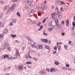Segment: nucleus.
Returning <instances> with one entry per match:
<instances>
[{
    "instance_id": "1",
    "label": "nucleus",
    "mask_w": 75,
    "mask_h": 75,
    "mask_svg": "<svg viewBox=\"0 0 75 75\" xmlns=\"http://www.w3.org/2000/svg\"><path fill=\"white\" fill-rule=\"evenodd\" d=\"M31 53V52L30 51H29V52L27 54V56L26 55H25V58H26L27 59H28V58H30V59H31L32 58V57L30 56V53Z\"/></svg>"
},
{
    "instance_id": "2",
    "label": "nucleus",
    "mask_w": 75,
    "mask_h": 75,
    "mask_svg": "<svg viewBox=\"0 0 75 75\" xmlns=\"http://www.w3.org/2000/svg\"><path fill=\"white\" fill-rule=\"evenodd\" d=\"M27 2L28 3V5L30 6H33L35 4V3L33 1L31 2L30 1H28Z\"/></svg>"
},
{
    "instance_id": "3",
    "label": "nucleus",
    "mask_w": 75,
    "mask_h": 75,
    "mask_svg": "<svg viewBox=\"0 0 75 75\" xmlns=\"http://www.w3.org/2000/svg\"><path fill=\"white\" fill-rule=\"evenodd\" d=\"M61 28V25L59 24H57V25H55L54 26V28H55V30H56V29H59V28Z\"/></svg>"
},
{
    "instance_id": "4",
    "label": "nucleus",
    "mask_w": 75,
    "mask_h": 75,
    "mask_svg": "<svg viewBox=\"0 0 75 75\" xmlns=\"http://www.w3.org/2000/svg\"><path fill=\"white\" fill-rule=\"evenodd\" d=\"M20 55V53L18 52V50L17 49H16L15 56H16V57H19Z\"/></svg>"
},
{
    "instance_id": "5",
    "label": "nucleus",
    "mask_w": 75,
    "mask_h": 75,
    "mask_svg": "<svg viewBox=\"0 0 75 75\" xmlns=\"http://www.w3.org/2000/svg\"><path fill=\"white\" fill-rule=\"evenodd\" d=\"M41 40L43 42H44V43H48V40L47 39H41Z\"/></svg>"
},
{
    "instance_id": "6",
    "label": "nucleus",
    "mask_w": 75,
    "mask_h": 75,
    "mask_svg": "<svg viewBox=\"0 0 75 75\" xmlns=\"http://www.w3.org/2000/svg\"><path fill=\"white\" fill-rule=\"evenodd\" d=\"M14 6H15V5H14V4H12L11 6L10 7L9 10H13L14 9Z\"/></svg>"
},
{
    "instance_id": "7",
    "label": "nucleus",
    "mask_w": 75,
    "mask_h": 75,
    "mask_svg": "<svg viewBox=\"0 0 75 75\" xmlns=\"http://www.w3.org/2000/svg\"><path fill=\"white\" fill-rule=\"evenodd\" d=\"M65 23L66 24V26L67 27H68V25H69V20H67L65 21Z\"/></svg>"
},
{
    "instance_id": "8",
    "label": "nucleus",
    "mask_w": 75,
    "mask_h": 75,
    "mask_svg": "<svg viewBox=\"0 0 75 75\" xmlns=\"http://www.w3.org/2000/svg\"><path fill=\"white\" fill-rule=\"evenodd\" d=\"M12 22L13 23H16L17 22V19H12Z\"/></svg>"
},
{
    "instance_id": "9",
    "label": "nucleus",
    "mask_w": 75,
    "mask_h": 75,
    "mask_svg": "<svg viewBox=\"0 0 75 75\" xmlns=\"http://www.w3.org/2000/svg\"><path fill=\"white\" fill-rule=\"evenodd\" d=\"M18 68V69L20 70H21V69H23V65H21Z\"/></svg>"
},
{
    "instance_id": "10",
    "label": "nucleus",
    "mask_w": 75,
    "mask_h": 75,
    "mask_svg": "<svg viewBox=\"0 0 75 75\" xmlns=\"http://www.w3.org/2000/svg\"><path fill=\"white\" fill-rule=\"evenodd\" d=\"M40 74H46V72L45 71H40L39 72Z\"/></svg>"
},
{
    "instance_id": "11",
    "label": "nucleus",
    "mask_w": 75,
    "mask_h": 75,
    "mask_svg": "<svg viewBox=\"0 0 75 75\" xmlns=\"http://www.w3.org/2000/svg\"><path fill=\"white\" fill-rule=\"evenodd\" d=\"M54 21L56 23L55 25H56L57 24H59L58 20L57 18L55 19V20H54Z\"/></svg>"
},
{
    "instance_id": "12",
    "label": "nucleus",
    "mask_w": 75,
    "mask_h": 75,
    "mask_svg": "<svg viewBox=\"0 0 75 75\" xmlns=\"http://www.w3.org/2000/svg\"><path fill=\"white\" fill-rule=\"evenodd\" d=\"M27 39L28 40V41H30L31 42H32L33 41V40L32 39H31V38H30L28 36L27 37Z\"/></svg>"
},
{
    "instance_id": "13",
    "label": "nucleus",
    "mask_w": 75,
    "mask_h": 75,
    "mask_svg": "<svg viewBox=\"0 0 75 75\" xmlns=\"http://www.w3.org/2000/svg\"><path fill=\"white\" fill-rule=\"evenodd\" d=\"M58 3H59V4H62V0H58Z\"/></svg>"
},
{
    "instance_id": "14",
    "label": "nucleus",
    "mask_w": 75,
    "mask_h": 75,
    "mask_svg": "<svg viewBox=\"0 0 75 75\" xmlns=\"http://www.w3.org/2000/svg\"><path fill=\"white\" fill-rule=\"evenodd\" d=\"M9 57V56L8 54H6L5 56H4V58L5 59V58H8Z\"/></svg>"
},
{
    "instance_id": "15",
    "label": "nucleus",
    "mask_w": 75,
    "mask_h": 75,
    "mask_svg": "<svg viewBox=\"0 0 75 75\" xmlns=\"http://www.w3.org/2000/svg\"><path fill=\"white\" fill-rule=\"evenodd\" d=\"M4 47H5L6 48V47H9V46H10V44H8V43L4 44Z\"/></svg>"
},
{
    "instance_id": "16",
    "label": "nucleus",
    "mask_w": 75,
    "mask_h": 75,
    "mask_svg": "<svg viewBox=\"0 0 75 75\" xmlns=\"http://www.w3.org/2000/svg\"><path fill=\"white\" fill-rule=\"evenodd\" d=\"M56 17L57 18H61L62 17V15H56Z\"/></svg>"
},
{
    "instance_id": "17",
    "label": "nucleus",
    "mask_w": 75,
    "mask_h": 75,
    "mask_svg": "<svg viewBox=\"0 0 75 75\" xmlns=\"http://www.w3.org/2000/svg\"><path fill=\"white\" fill-rule=\"evenodd\" d=\"M31 47L32 48H34V47H35V48H36L37 49H37H38V47H37V46H34V44H32Z\"/></svg>"
},
{
    "instance_id": "18",
    "label": "nucleus",
    "mask_w": 75,
    "mask_h": 75,
    "mask_svg": "<svg viewBox=\"0 0 75 75\" xmlns=\"http://www.w3.org/2000/svg\"><path fill=\"white\" fill-rule=\"evenodd\" d=\"M44 10V7H42L39 8V10H40V11H42V10Z\"/></svg>"
},
{
    "instance_id": "19",
    "label": "nucleus",
    "mask_w": 75,
    "mask_h": 75,
    "mask_svg": "<svg viewBox=\"0 0 75 75\" xmlns=\"http://www.w3.org/2000/svg\"><path fill=\"white\" fill-rule=\"evenodd\" d=\"M38 47L39 48V49H41H41H42V48H43L42 45H38Z\"/></svg>"
},
{
    "instance_id": "20",
    "label": "nucleus",
    "mask_w": 75,
    "mask_h": 75,
    "mask_svg": "<svg viewBox=\"0 0 75 75\" xmlns=\"http://www.w3.org/2000/svg\"><path fill=\"white\" fill-rule=\"evenodd\" d=\"M8 59L11 60H12L13 59V57H8L7 58Z\"/></svg>"
},
{
    "instance_id": "21",
    "label": "nucleus",
    "mask_w": 75,
    "mask_h": 75,
    "mask_svg": "<svg viewBox=\"0 0 75 75\" xmlns=\"http://www.w3.org/2000/svg\"><path fill=\"white\" fill-rule=\"evenodd\" d=\"M55 69L54 68H52L51 69V70H50V71L51 72H52L54 71V70Z\"/></svg>"
},
{
    "instance_id": "22",
    "label": "nucleus",
    "mask_w": 75,
    "mask_h": 75,
    "mask_svg": "<svg viewBox=\"0 0 75 75\" xmlns=\"http://www.w3.org/2000/svg\"><path fill=\"white\" fill-rule=\"evenodd\" d=\"M56 12L53 13L52 14H51V16L54 17V16H55L56 15Z\"/></svg>"
},
{
    "instance_id": "23",
    "label": "nucleus",
    "mask_w": 75,
    "mask_h": 75,
    "mask_svg": "<svg viewBox=\"0 0 75 75\" xmlns=\"http://www.w3.org/2000/svg\"><path fill=\"white\" fill-rule=\"evenodd\" d=\"M27 20L28 23H31L32 21H31V19L30 18L28 19Z\"/></svg>"
},
{
    "instance_id": "24",
    "label": "nucleus",
    "mask_w": 75,
    "mask_h": 75,
    "mask_svg": "<svg viewBox=\"0 0 75 75\" xmlns=\"http://www.w3.org/2000/svg\"><path fill=\"white\" fill-rule=\"evenodd\" d=\"M64 8L65 10H67V9H68V6L67 5H65L64 6Z\"/></svg>"
},
{
    "instance_id": "25",
    "label": "nucleus",
    "mask_w": 75,
    "mask_h": 75,
    "mask_svg": "<svg viewBox=\"0 0 75 75\" xmlns=\"http://www.w3.org/2000/svg\"><path fill=\"white\" fill-rule=\"evenodd\" d=\"M26 64L28 65V64H32V63H31V62H26Z\"/></svg>"
},
{
    "instance_id": "26",
    "label": "nucleus",
    "mask_w": 75,
    "mask_h": 75,
    "mask_svg": "<svg viewBox=\"0 0 75 75\" xmlns=\"http://www.w3.org/2000/svg\"><path fill=\"white\" fill-rule=\"evenodd\" d=\"M57 15H61V12L59 11H57Z\"/></svg>"
},
{
    "instance_id": "27",
    "label": "nucleus",
    "mask_w": 75,
    "mask_h": 75,
    "mask_svg": "<svg viewBox=\"0 0 75 75\" xmlns=\"http://www.w3.org/2000/svg\"><path fill=\"white\" fill-rule=\"evenodd\" d=\"M11 36L13 38H15V37H16V35H12V34H11Z\"/></svg>"
},
{
    "instance_id": "28",
    "label": "nucleus",
    "mask_w": 75,
    "mask_h": 75,
    "mask_svg": "<svg viewBox=\"0 0 75 75\" xmlns=\"http://www.w3.org/2000/svg\"><path fill=\"white\" fill-rule=\"evenodd\" d=\"M33 12H34V10L32 9L30 12H29V13L30 14H31V13H33Z\"/></svg>"
},
{
    "instance_id": "29",
    "label": "nucleus",
    "mask_w": 75,
    "mask_h": 75,
    "mask_svg": "<svg viewBox=\"0 0 75 75\" xmlns=\"http://www.w3.org/2000/svg\"><path fill=\"white\" fill-rule=\"evenodd\" d=\"M41 22H39L37 23V25L38 27H40V25L41 24Z\"/></svg>"
},
{
    "instance_id": "30",
    "label": "nucleus",
    "mask_w": 75,
    "mask_h": 75,
    "mask_svg": "<svg viewBox=\"0 0 75 75\" xmlns=\"http://www.w3.org/2000/svg\"><path fill=\"white\" fill-rule=\"evenodd\" d=\"M45 48L47 49V50H49L50 49V47L48 46H45Z\"/></svg>"
},
{
    "instance_id": "31",
    "label": "nucleus",
    "mask_w": 75,
    "mask_h": 75,
    "mask_svg": "<svg viewBox=\"0 0 75 75\" xmlns=\"http://www.w3.org/2000/svg\"><path fill=\"white\" fill-rule=\"evenodd\" d=\"M61 45H59L58 47V50L59 51V50H61Z\"/></svg>"
},
{
    "instance_id": "32",
    "label": "nucleus",
    "mask_w": 75,
    "mask_h": 75,
    "mask_svg": "<svg viewBox=\"0 0 75 75\" xmlns=\"http://www.w3.org/2000/svg\"><path fill=\"white\" fill-rule=\"evenodd\" d=\"M17 15L19 17H20V13L18 12L17 13Z\"/></svg>"
},
{
    "instance_id": "33",
    "label": "nucleus",
    "mask_w": 75,
    "mask_h": 75,
    "mask_svg": "<svg viewBox=\"0 0 75 75\" xmlns=\"http://www.w3.org/2000/svg\"><path fill=\"white\" fill-rule=\"evenodd\" d=\"M3 11H5L6 10H7V6H6L4 8H3Z\"/></svg>"
},
{
    "instance_id": "34",
    "label": "nucleus",
    "mask_w": 75,
    "mask_h": 75,
    "mask_svg": "<svg viewBox=\"0 0 75 75\" xmlns=\"http://www.w3.org/2000/svg\"><path fill=\"white\" fill-rule=\"evenodd\" d=\"M72 25L73 27H75V23L74 22H73Z\"/></svg>"
},
{
    "instance_id": "35",
    "label": "nucleus",
    "mask_w": 75,
    "mask_h": 75,
    "mask_svg": "<svg viewBox=\"0 0 75 75\" xmlns=\"http://www.w3.org/2000/svg\"><path fill=\"white\" fill-rule=\"evenodd\" d=\"M56 65H58L59 64V63L57 62H55L54 63Z\"/></svg>"
},
{
    "instance_id": "36",
    "label": "nucleus",
    "mask_w": 75,
    "mask_h": 75,
    "mask_svg": "<svg viewBox=\"0 0 75 75\" xmlns=\"http://www.w3.org/2000/svg\"><path fill=\"white\" fill-rule=\"evenodd\" d=\"M13 25V22H11L8 25L9 26H12Z\"/></svg>"
},
{
    "instance_id": "37",
    "label": "nucleus",
    "mask_w": 75,
    "mask_h": 75,
    "mask_svg": "<svg viewBox=\"0 0 75 75\" xmlns=\"http://www.w3.org/2000/svg\"><path fill=\"white\" fill-rule=\"evenodd\" d=\"M52 30V28H50L48 29V31H51Z\"/></svg>"
},
{
    "instance_id": "38",
    "label": "nucleus",
    "mask_w": 75,
    "mask_h": 75,
    "mask_svg": "<svg viewBox=\"0 0 75 75\" xmlns=\"http://www.w3.org/2000/svg\"><path fill=\"white\" fill-rule=\"evenodd\" d=\"M45 21H46V18H45L43 19V20L42 21V23H44L45 22Z\"/></svg>"
},
{
    "instance_id": "39",
    "label": "nucleus",
    "mask_w": 75,
    "mask_h": 75,
    "mask_svg": "<svg viewBox=\"0 0 75 75\" xmlns=\"http://www.w3.org/2000/svg\"><path fill=\"white\" fill-rule=\"evenodd\" d=\"M54 50H57V47L56 46L54 47Z\"/></svg>"
},
{
    "instance_id": "40",
    "label": "nucleus",
    "mask_w": 75,
    "mask_h": 75,
    "mask_svg": "<svg viewBox=\"0 0 75 75\" xmlns=\"http://www.w3.org/2000/svg\"><path fill=\"white\" fill-rule=\"evenodd\" d=\"M57 3H58V0H57L56 1H55V4H57Z\"/></svg>"
},
{
    "instance_id": "41",
    "label": "nucleus",
    "mask_w": 75,
    "mask_h": 75,
    "mask_svg": "<svg viewBox=\"0 0 75 75\" xmlns=\"http://www.w3.org/2000/svg\"><path fill=\"white\" fill-rule=\"evenodd\" d=\"M45 31H44L43 32V35H47V34L45 33Z\"/></svg>"
},
{
    "instance_id": "42",
    "label": "nucleus",
    "mask_w": 75,
    "mask_h": 75,
    "mask_svg": "<svg viewBox=\"0 0 75 75\" xmlns=\"http://www.w3.org/2000/svg\"><path fill=\"white\" fill-rule=\"evenodd\" d=\"M32 23L33 24H37V22L36 21L33 22Z\"/></svg>"
},
{
    "instance_id": "43",
    "label": "nucleus",
    "mask_w": 75,
    "mask_h": 75,
    "mask_svg": "<svg viewBox=\"0 0 75 75\" xmlns=\"http://www.w3.org/2000/svg\"><path fill=\"white\" fill-rule=\"evenodd\" d=\"M46 70L48 72H50V69L48 68H47L46 69Z\"/></svg>"
},
{
    "instance_id": "44",
    "label": "nucleus",
    "mask_w": 75,
    "mask_h": 75,
    "mask_svg": "<svg viewBox=\"0 0 75 75\" xmlns=\"http://www.w3.org/2000/svg\"><path fill=\"white\" fill-rule=\"evenodd\" d=\"M7 50H9V51H10V50H11V48L10 47H9L7 48Z\"/></svg>"
},
{
    "instance_id": "45",
    "label": "nucleus",
    "mask_w": 75,
    "mask_h": 75,
    "mask_svg": "<svg viewBox=\"0 0 75 75\" xmlns=\"http://www.w3.org/2000/svg\"><path fill=\"white\" fill-rule=\"evenodd\" d=\"M57 53V52L56 51H54L53 52V54H56Z\"/></svg>"
},
{
    "instance_id": "46",
    "label": "nucleus",
    "mask_w": 75,
    "mask_h": 75,
    "mask_svg": "<svg viewBox=\"0 0 75 75\" xmlns=\"http://www.w3.org/2000/svg\"><path fill=\"white\" fill-rule=\"evenodd\" d=\"M6 47H5L4 46L3 47V48L2 49L3 51V50H5V49H6Z\"/></svg>"
},
{
    "instance_id": "47",
    "label": "nucleus",
    "mask_w": 75,
    "mask_h": 75,
    "mask_svg": "<svg viewBox=\"0 0 75 75\" xmlns=\"http://www.w3.org/2000/svg\"><path fill=\"white\" fill-rule=\"evenodd\" d=\"M52 19H54V20H55V19L56 18H55V17H54V16H52Z\"/></svg>"
},
{
    "instance_id": "48",
    "label": "nucleus",
    "mask_w": 75,
    "mask_h": 75,
    "mask_svg": "<svg viewBox=\"0 0 75 75\" xmlns=\"http://www.w3.org/2000/svg\"><path fill=\"white\" fill-rule=\"evenodd\" d=\"M15 41L18 43H20V41L17 40H16Z\"/></svg>"
},
{
    "instance_id": "49",
    "label": "nucleus",
    "mask_w": 75,
    "mask_h": 75,
    "mask_svg": "<svg viewBox=\"0 0 75 75\" xmlns=\"http://www.w3.org/2000/svg\"><path fill=\"white\" fill-rule=\"evenodd\" d=\"M67 47H68L67 45H64V47L65 48H67Z\"/></svg>"
},
{
    "instance_id": "50",
    "label": "nucleus",
    "mask_w": 75,
    "mask_h": 75,
    "mask_svg": "<svg viewBox=\"0 0 75 75\" xmlns=\"http://www.w3.org/2000/svg\"><path fill=\"white\" fill-rule=\"evenodd\" d=\"M15 1H17V0H13L12 1L13 3H14V2H15Z\"/></svg>"
},
{
    "instance_id": "51",
    "label": "nucleus",
    "mask_w": 75,
    "mask_h": 75,
    "mask_svg": "<svg viewBox=\"0 0 75 75\" xmlns=\"http://www.w3.org/2000/svg\"><path fill=\"white\" fill-rule=\"evenodd\" d=\"M61 35H63V36H64L65 35V33H62L61 34Z\"/></svg>"
},
{
    "instance_id": "52",
    "label": "nucleus",
    "mask_w": 75,
    "mask_h": 75,
    "mask_svg": "<svg viewBox=\"0 0 75 75\" xmlns=\"http://www.w3.org/2000/svg\"><path fill=\"white\" fill-rule=\"evenodd\" d=\"M72 0H68V2H69V3H71L72 2Z\"/></svg>"
},
{
    "instance_id": "53",
    "label": "nucleus",
    "mask_w": 75,
    "mask_h": 75,
    "mask_svg": "<svg viewBox=\"0 0 75 75\" xmlns=\"http://www.w3.org/2000/svg\"><path fill=\"white\" fill-rule=\"evenodd\" d=\"M62 25H64V21H62Z\"/></svg>"
},
{
    "instance_id": "54",
    "label": "nucleus",
    "mask_w": 75,
    "mask_h": 75,
    "mask_svg": "<svg viewBox=\"0 0 75 75\" xmlns=\"http://www.w3.org/2000/svg\"><path fill=\"white\" fill-rule=\"evenodd\" d=\"M27 67L28 68H32V67H31V66H27Z\"/></svg>"
},
{
    "instance_id": "55",
    "label": "nucleus",
    "mask_w": 75,
    "mask_h": 75,
    "mask_svg": "<svg viewBox=\"0 0 75 75\" xmlns=\"http://www.w3.org/2000/svg\"><path fill=\"white\" fill-rule=\"evenodd\" d=\"M72 34H73V35L75 36V31H73V33H72Z\"/></svg>"
},
{
    "instance_id": "56",
    "label": "nucleus",
    "mask_w": 75,
    "mask_h": 75,
    "mask_svg": "<svg viewBox=\"0 0 75 75\" xmlns=\"http://www.w3.org/2000/svg\"><path fill=\"white\" fill-rule=\"evenodd\" d=\"M2 37H3V36L1 34L0 35V39H1V38Z\"/></svg>"
},
{
    "instance_id": "57",
    "label": "nucleus",
    "mask_w": 75,
    "mask_h": 75,
    "mask_svg": "<svg viewBox=\"0 0 75 75\" xmlns=\"http://www.w3.org/2000/svg\"><path fill=\"white\" fill-rule=\"evenodd\" d=\"M40 27L41 29H42V28H43V25H42L40 26Z\"/></svg>"
},
{
    "instance_id": "58",
    "label": "nucleus",
    "mask_w": 75,
    "mask_h": 75,
    "mask_svg": "<svg viewBox=\"0 0 75 75\" xmlns=\"http://www.w3.org/2000/svg\"><path fill=\"white\" fill-rule=\"evenodd\" d=\"M66 66L67 67H69V65L68 64H67L66 65Z\"/></svg>"
},
{
    "instance_id": "59",
    "label": "nucleus",
    "mask_w": 75,
    "mask_h": 75,
    "mask_svg": "<svg viewBox=\"0 0 75 75\" xmlns=\"http://www.w3.org/2000/svg\"><path fill=\"white\" fill-rule=\"evenodd\" d=\"M59 42H57V47H58V45H59Z\"/></svg>"
},
{
    "instance_id": "60",
    "label": "nucleus",
    "mask_w": 75,
    "mask_h": 75,
    "mask_svg": "<svg viewBox=\"0 0 75 75\" xmlns=\"http://www.w3.org/2000/svg\"><path fill=\"white\" fill-rule=\"evenodd\" d=\"M71 41H69V44H71Z\"/></svg>"
},
{
    "instance_id": "61",
    "label": "nucleus",
    "mask_w": 75,
    "mask_h": 75,
    "mask_svg": "<svg viewBox=\"0 0 75 75\" xmlns=\"http://www.w3.org/2000/svg\"><path fill=\"white\" fill-rule=\"evenodd\" d=\"M51 26L52 27V28H55V26L53 25H52Z\"/></svg>"
},
{
    "instance_id": "62",
    "label": "nucleus",
    "mask_w": 75,
    "mask_h": 75,
    "mask_svg": "<svg viewBox=\"0 0 75 75\" xmlns=\"http://www.w3.org/2000/svg\"><path fill=\"white\" fill-rule=\"evenodd\" d=\"M60 10H61V11H63V8H62V7H61L60 8Z\"/></svg>"
},
{
    "instance_id": "63",
    "label": "nucleus",
    "mask_w": 75,
    "mask_h": 75,
    "mask_svg": "<svg viewBox=\"0 0 75 75\" xmlns=\"http://www.w3.org/2000/svg\"><path fill=\"white\" fill-rule=\"evenodd\" d=\"M73 20L75 22V16H74Z\"/></svg>"
},
{
    "instance_id": "64",
    "label": "nucleus",
    "mask_w": 75,
    "mask_h": 75,
    "mask_svg": "<svg viewBox=\"0 0 75 75\" xmlns=\"http://www.w3.org/2000/svg\"><path fill=\"white\" fill-rule=\"evenodd\" d=\"M62 69H64V70H65V69H66L65 67H62Z\"/></svg>"
}]
</instances>
